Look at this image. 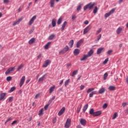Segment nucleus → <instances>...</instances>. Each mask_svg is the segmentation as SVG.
Listing matches in <instances>:
<instances>
[{
  "instance_id": "39448f33",
  "label": "nucleus",
  "mask_w": 128,
  "mask_h": 128,
  "mask_svg": "<svg viewBox=\"0 0 128 128\" xmlns=\"http://www.w3.org/2000/svg\"><path fill=\"white\" fill-rule=\"evenodd\" d=\"M114 10H116V8H112L109 12L106 13L104 16L105 18H108L110 14H112L114 12Z\"/></svg>"
},
{
  "instance_id": "0eeeda50",
  "label": "nucleus",
  "mask_w": 128,
  "mask_h": 128,
  "mask_svg": "<svg viewBox=\"0 0 128 128\" xmlns=\"http://www.w3.org/2000/svg\"><path fill=\"white\" fill-rule=\"evenodd\" d=\"M80 124H82V126H86V119L80 118Z\"/></svg>"
},
{
  "instance_id": "a18cd8bd",
  "label": "nucleus",
  "mask_w": 128,
  "mask_h": 128,
  "mask_svg": "<svg viewBox=\"0 0 128 128\" xmlns=\"http://www.w3.org/2000/svg\"><path fill=\"white\" fill-rule=\"evenodd\" d=\"M96 12H98V6H95L93 10V14H96Z\"/></svg>"
},
{
  "instance_id": "09e8293b",
  "label": "nucleus",
  "mask_w": 128,
  "mask_h": 128,
  "mask_svg": "<svg viewBox=\"0 0 128 128\" xmlns=\"http://www.w3.org/2000/svg\"><path fill=\"white\" fill-rule=\"evenodd\" d=\"M6 80L7 82H10L12 80V76H9L6 78Z\"/></svg>"
},
{
  "instance_id": "864d4df0",
  "label": "nucleus",
  "mask_w": 128,
  "mask_h": 128,
  "mask_svg": "<svg viewBox=\"0 0 128 128\" xmlns=\"http://www.w3.org/2000/svg\"><path fill=\"white\" fill-rule=\"evenodd\" d=\"M108 62V58H107L106 59L104 62H103V64H106Z\"/></svg>"
},
{
  "instance_id": "20e7f679",
  "label": "nucleus",
  "mask_w": 128,
  "mask_h": 128,
  "mask_svg": "<svg viewBox=\"0 0 128 128\" xmlns=\"http://www.w3.org/2000/svg\"><path fill=\"white\" fill-rule=\"evenodd\" d=\"M70 122H72V120L70 118H68L66 120L64 128H68L70 126Z\"/></svg>"
},
{
  "instance_id": "052dcab7",
  "label": "nucleus",
  "mask_w": 128,
  "mask_h": 128,
  "mask_svg": "<svg viewBox=\"0 0 128 128\" xmlns=\"http://www.w3.org/2000/svg\"><path fill=\"white\" fill-rule=\"evenodd\" d=\"M4 4H8L10 2V0H4Z\"/></svg>"
},
{
  "instance_id": "3c124183",
  "label": "nucleus",
  "mask_w": 128,
  "mask_h": 128,
  "mask_svg": "<svg viewBox=\"0 0 128 128\" xmlns=\"http://www.w3.org/2000/svg\"><path fill=\"white\" fill-rule=\"evenodd\" d=\"M101 32H102V28H100L98 30H97L96 32V34H100Z\"/></svg>"
},
{
  "instance_id": "5fc2aeb1",
  "label": "nucleus",
  "mask_w": 128,
  "mask_h": 128,
  "mask_svg": "<svg viewBox=\"0 0 128 128\" xmlns=\"http://www.w3.org/2000/svg\"><path fill=\"white\" fill-rule=\"evenodd\" d=\"M112 50H110L108 51L107 54H112Z\"/></svg>"
},
{
  "instance_id": "ea45409f",
  "label": "nucleus",
  "mask_w": 128,
  "mask_h": 128,
  "mask_svg": "<svg viewBox=\"0 0 128 128\" xmlns=\"http://www.w3.org/2000/svg\"><path fill=\"white\" fill-rule=\"evenodd\" d=\"M80 110H82V105H80V106H79L77 108V110H76L77 114H80Z\"/></svg>"
},
{
  "instance_id": "603ef678",
  "label": "nucleus",
  "mask_w": 128,
  "mask_h": 128,
  "mask_svg": "<svg viewBox=\"0 0 128 128\" xmlns=\"http://www.w3.org/2000/svg\"><path fill=\"white\" fill-rule=\"evenodd\" d=\"M8 98L10 102H12L14 100V97H10Z\"/></svg>"
},
{
  "instance_id": "4468645a",
  "label": "nucleus",
  "mask_w": 128,
  "mask_h": 128,
  "mask_svg": "<svg viewBox=\"0 0 128 128\" xmlns=\"http://www.w3.org/2000/svg\"><path fill=\"white\" fill-rule=\"evenodd\" d=\"M94 50L92 49H91L88 52V54H86L88 56V58H90L94 54Z\"/></svg>"
},
{
  "instance_id": "bf43d9fd",
  "label": "nucleus",
  "mask_w": 128,
  "mask_h": 128,
  "mask_svg": "<svg viewBox=\"0 0 128 128\" xmlns=\"http://www.w3.org/2000/svg\"><path fill=\"white\" fill-rule=\"evenodd\" d=\"M16 122H18V120H15L12 122L11 124L12 126H14V124H16Z\"/></svg>"
},
{
  "instance_id": "f8f14e48",
  "label": "nucleus",
  "mask_w": 128,
  "mask_h": 128,
  "mask_svg": "<svg viewBox=\"0 0 128 128\" xmlns=\"http://www.w3.org/2000/svg\"><path fill=\"white\" fill-rule=\"evenodd\" d=\"M83 42L84 40L80 39V40H79L76 43V48H80V45H82Z\"/></svg>"
},
{
  "instance_id": "1a4fd4ad",
  "label": "nucleus",
  "mask_w": 128,
  "mask_h": 128,
  "mask_svg": "<svg viewBox=\"0 0 128 128\" xmlns=\"http://www.w3.org/2000/svg\"><path fill=\"white\" fill-rule=\"evenodd\" d=\"M36 18V16H34L30 20L28 24L29 26H32V24H34Z\"/></svg>"
},
{
  "instance_id": "9b49d317",
  "label": "nucleus",
  "mask_w": 128,
  "mask_h": 128,
  "mask_svg": "<svg viewBox=\"0 0 128 128\" xmlns=\"http://www.w3.org/2000/svg\"><path fill=\"white\" fill-rule=\"evenodd\" d=\"M65 110H66V108L64 107L62 108L61 110H60V112H58V116H62V114L64 112Z\"/></svg>"
},
{
  "instance_id": "f03ea898",
  "label": "nucleus",
  "mask_w": 128,
  "mask_h": 128,
  "mask_svg": "<svg viewBox=\"0 0 128 128\" xmlns=\"http://www.w3.org/2000/svg\"><path fill=\"white\" fill-rule=\"evenodd\" d=\"M96 3H92V2H90L89 4H87L86 6H84V10L86 11V10L88 8L90 10H92L94 6Z\"/></svg>"
},
{
  "instance_id": "6ab92c4d",
  "label": "nucleus",
  "mask_w": 128,
  "mask_h": 128,
  "mask_svg": "<svg viewBox=\"0 0 128 128\" xmlns=\"http://www.w3.org/2000/svg\"><path fill=\"white\" fill-rule=\"evenodd\" d=\"M104 50V48H100L97 50V54H102V52L103 51V50Z\"/></svg>"
},
{
  "instance_id": "423d86ee",
  "label": "nucleus",
  "mask_w": 128,
  "mask_h": 128,
  "mask_svg": "<svg viewBox=\"0 0 128 128\" xmlns=\"http://www.w3.org/2000/svg\"><path fill=\"white\" fill-rule=\"evenodd\" d=\"M24 80H26V76H22V78L20 79V88H22V85L24 83Z\"/></svg>"
},
{
  "instance_id": "7c9ffc66",
  "label": "nucleus",
  "mask_w": 128,
  "mask_h": 128,
  "mask_svg": "<svg viewBox=\"0 0 128 128\" xmlns=\"http://www.w3.org/2000/svg\"><path fill=\"white\" fill-rule=\"evenodd\" d=\"M46 76V74L43 75L42 77H40L38 79V82H44V77Z\"/></svg>"
},
{
  "instance_id": "c03bdc74",
  "label": "nucleus",
  "mask_w": 128,
  "mask_h": 128,
  "mask_svg": "<svg viewBox=\"0 0 128 128\" xmlns=\"http://www.w3.org/2000/svg\"><path fill=\"white\" fill-rule=\"evenodd\" d=\"M76 74H78V70H74V71L72 72V76H76Z\"/></svg>"
},
{
  "instance_id": "ddd939ff",
  "label": "nucleus",
  "mask_w": 128,
  "mask_h": 128,
  "mask_svg": "<svg viewBox=\"0 0 128 128\" xmlns=\"http://www.w3.org/2000/svg\"><path fill=\"white\" fill-rule=\"evenodd\" d=\"M14 68H9L5 72L6 74H8L11 72H14Z\"/></svg>"
},
{
  "instance_id": "412c9836",
  "label": "nucleus",
  "mask_w": 128,
  "mask_h": 128,
  "mask_svg": "<svg viewBox=\"0 0 128 128\" xmlns=\"http://www.w3.org/2000/svg\"><path fill=\"white\" fill-rule=\"evenodd\" d=\"M88 57L86 54H84L83 57L80 58V60H81V62H82V60H88Z\"/></svg>"
},
{
  "instance_id": "bb28decb",
  "label": "nucleus",
  "mask_w": 128,
  "mask_h": 128,
  "mask_svg": "<svg viewBox=\"0 0 128 128\" xmlns=\"http://www.w3.org/2000/svg\"><path fill=\"white\" fill-rule=\"evenodd\" d=\"M56 19L52 20V26L53 28H54V26H56Z\"/></svg>"
},
{
  "instance_id": "6e6d98bb",
  "label": "nucleus",
  "mask_w": 128,
  "mask_h": 128,
  "mask_svg": "<svg viewBox=\"0 0 128 128\" xmlns=\"http://www.w3.org/2000/svg\"><path fill=\"white\" fill-rule=\"evenodd\" d=\"M19 24L18 22V21H16L13 23L12 26H16V24Z\"/></svg>"
},
{
  "instance_id": "de8ad7c7",
  "label": "nucleus",
  "mask_w": 128,
  "mask_h": 128,
  "mask_svg": "<svg viewBox=\"0 0 128 128\" xmlns=\"http://www.w3.org/2000/svg\"><path fill=\"white\" fill-rule=\"evenodd\" d=\"M118 116V113L116 112L113 115L112 120H114L115 118H116V117Z\"/></svg>"
},
{
  "instance_id": "e2e57ef3",
  "label": "nucleus",
  "mask_w": 128,
  "mask_h": 128,
  "mask_svg": "<svg viewBox=\"0 0 128 128\" xmlns=\"http://www.w3.org/2000/svg\"><path fill=\"white\" fill-rule=\"evenodd\" d=\"M66 68H68V66H72V64L71 63H68L66 64Z\"/></svg>"
},
{
  "instance_id": "a878e982",
  "label": "nucleus",
  "mask_w": 128,
  "mask_h": 128,
  "mask_svg": "<svg viewBox=\"0 0 128 128\" xmlns=\"http://www.w3.org/2000/svg\"><path fill=\"white\" fill-rule=\"evenodd\" d=\"M88 104H86L84 107L82 112H86V110H88Z\"/></svg>"
},
{
  "instance_id": "b1692460",
  "label": "nucleus",
  "mask_w": 128,
  "mask_h": 128,
  "mask_svg": "<svg viewBox=\"0 0 128 128\" xmlns=\"http://www.w3.org/2000/svg\"><path fill=\"white\" fill-rule=\"evenodd\" d=\"M74 56H78V54H80V50L79 49H75L74 51Z\"/></svg>"
},
{
  "instance_id": "338daca9",
  "label": "nucleus",
  "mask_w": 128,
  "mask_h": 128,
  "mask_svg": "<svg viewBox=\"0 0 128 128\" xmlns=\"http://www.w3.org/2000/svg\"><path fill=\"white\" fill-rule=\"evenodd\" d=\"M126 104H128L126 102H124V103H122V106H124H124H126Z\"/></svg>"
},
{
  "instance_id": "49530a36",
  "label": "nucleus",
  "mask_w": 128,
  "mask_h": 128,
  "mask_svg": "<svg viewBox=\"0 0 128 128\" xmlns=\"http://www.w3.org/2000/svg\"><path fill=\"white\" fill-rule=\"evenodd\" d=\"M22 68H24V66H22V64H20L18 68V72H20V70H22Z\"/></svg>"
},
{
  "instance_id": "c756f323",
  "label": "nucleus",
  "mask_w": 128,
  "mask_h": 128,
  "mask_svg": "<svg viewBox=\"0 0 128 128\" xmlns=\"http://www.w3.org/2000/svg\"><path fill=\"white\" fill-rule=\"evenodd\" d=\"M82 6H84V4H80L76 8L77 12H80L82 10Z\"/></svg>"
},
{
  "instance_id": "f257e3e1",
  "label": "nucleus",
  "mask_w": 128,
  "mask_h": 128,
  "mask_svg": "<svg viewBox=\"0 0 128 128\" xmlns=\"http://www.w3.org/2000/svg\"><path fill=\"white\" fill-rule=\"evenodd\" d=\"M94 90V88H90L87 90V93L90 94L89 98H92L94 94H98V91H93Z\"/></svg>"
},
{
  "instance_id": "473e14b6",
  "label": "nucleus",
  "mask_w": 128,
  "mask_h": 128,
  "mask_svg": "<svg viewBox=\"0 0 128 128\" xmlns=\"http://www.w3.org/2000/svg\"><path fill=\"white\" fill-rule=\"evenodd\" d=\"M54 38H56V35L52 34L49 36L48 39L50 40H54Z\"/></svg>"
},
{
  "instance_id": "2eb2a0df",
  "label": "nucleus",
  "mask_w": 128,
  "mask_h": 128,
  "mask_svg": "<svg viewBox=\"0 0 128 128\" xmlns=\"http://www.w3.org/2000/svg\"><path fill=\"white\" fill-rule=\"evenodd\" d=\"M95 112H94V110L93 108L90 109V110L89 111L90 114V116H94Z\"/></svg>"
},
{
  "instance_id": "e433bc0d",
  "label": "nucleus",
  "mask_w": 128,
  "mask_h": 128,
  "mask_svg": "<svg viewBox=\"0 0 128 128\" xmlns=\"http://www.w3.org/2000/svg\"><path fill=\"white\" fill-rule=\"evenodd\" d=\"M50 7L54 8V0H50Z\"/></svg>"
},
{
  "instance_id": "7ed1b4c3",
  "label": "nucleus",
  "mask_w": 128,
  "mask_h": 128,
  "mask_svg": "<svg viewBox=\"0 0 128 128\" xmlns=\"http://www.w3.org/2000/svg\"><path fill=\"white\" fill-rule=\"evenodd\" d=\"M70 48H68V46H66L63 49L59 52V54H66V52Z\"/></svg>"
},
{
  "instance_id": "f704fd0d",
  "label": "nucleus",
  "mask_w": 128,
  "mask_h": 128,
  "mask_svg": "<svg viewBox=\"0 0 128 128\" xmlns=\"http://www.w3.org/2000/svg\"><path fill=\"white\" fill-rule=\"evenodd\" d=\"M70 80L68 79L67 80H66L64 82V86H68V84H70Z\"/></svg>"
},
{
  "instance_id": "774afa93",
  "label": "nucleus",
  "mask_w": 128,
  "mask_h": 128,
  "mask_svg": "<svg viewBox=\"0 0 128 128\" xmlns=\"http://www.w3.org/2000/svg\"><path fill=\"white\" fill-rule=\"evenodd\" d=\"M84 24H88V21L86 20L84 22Z\"/></svg>"
},
{
  "instance_id": "4be33fe9",
  "label": "nucleus",
  "mask_w": 128,
  "mask_h": 128,
  "mask_svg": "<svg viewBox=\"0 0 128 128\" xmlns=\"http://www.w3.org/2000/svg\"><path fill=\"white\" fill-rule=\"evenodd\" d=\"M36 40V38H32L29 41H28V44H32L34 42V41Z\"/></svg>"
},
{
  "instance_id": "13d9d810",
  "label": "nucleus",
  "mask_w": 128,
  "mask_h": 128,
  "mask_svg": "<svg viewBox=\"0 0 128 128\" xmlns=\"http://www.w3.org/2000/svg\"><path fill=\"white\" fill-rule=\"evenodd\" d=\"M84 85H81V86H80V90H84Z\"/></svg>"
},
{
  "instance_id": "37998d69",
  "label": "nucleus",
  "mask_w": 128,
  "mask_h": 128,
  "mask_svg": "<svg viewBox=\"0 0 128 128\" xmlns=\"http://www.w3.org/2000/svg\"><path fill=\"white\" fill-rule=\"evenodd\" d=\"M50 103H49V102H48V104H46L44 106V108L46 110H48V106H50Z\"/></svg>"
},
{
  "instance_id": "2f4dec72",
  "label": "nucleus",
  "mask_w": 128,
  "mask_h": 128,
  "mask_svg": "<svg viewBox=\"0 0 128 128\" xmlns=\"http://www.w3.org/2000/svg\"><path fill=\"white\" fill-rule=\"evenodd\" d=\"M108 90H116V86H110L108 88Z\"/></svg>"
},
{
  "instance_id": "0e129e2a",
  "label": "nucleus",
  "mask_w": 128,
  "mask_h": 128,
  "mask_svg": "<svg viewBox=\"0 0 128 128\" xmlns=\"http://www.w3.org/2000/svg\"><path fill=\"white\" fill-rule=\"evenodd\" d=\"M56 118H53V124H56Z\"/></svg>"
},
{
  "instance_id": "72a5a7b5",
  "label": "nucleus",
  "mask_w": 128,
  "mask_h": 128,
  "mask_svg": "<svg viewBox=\"0 0 128 128\" xmlns=\"http://www.w3.org/2000/svg\"><path fill=\"white\" fill-rule=\"evenodd\" d=\"M62 18L60 17L58 20L57 24L60 25V24H62Z\"/></svg>"
},
{
  "instance_id": "dca6fc26",
  "label": "nucleus",
  "mask_w": 128,
  "mask_h": 128,
  "mask_svg": "<svg viewBox=\"0 0 128 128\" xmlns=\"http://www.w3.org/2000/svg\"><path fill=\"white\" fill-rule=\"evenodd\" d=\"M68 24V22L66 21L64 22L62 24V26L61 27V30L62 32H64V28H66V26Z\"/></svg>"
},
{
  "instance_id": "79ce46f5",
  "label": "nucleus",
  "mask_w": 128,
  "mask_h": 128,
  "mask_svg": "<svg viewBox=\"0 0 128 128\" xmlns=\"http://www.w3.org/2000/svg\"><path fill=\"white\" fill-rule=\"evenodd\" d=\"M54 98H56V96H54L53 97H52V98L50 100H49L48 102L50 104V103L52 102Z\"/></svg>"
},
{
  "instance_id": "6e6552de",
  "label": "nucleus",
  "mask_w": 128,
  "mask_h": 128,
  "mask_svg": "<svg viewBox=\"0 0 128 128\" xmlns=\"http://www.w3.org/2000/svg\"><path fill=\"white\" fill-rule=\"evenodd\" d=\"M50 62H52V61H50V60H46L44 62V64H43L44 68H47L48 66L50 64Z\"/></svg>"
},
{
  "instance_id": "f3484780",
  "label": "nucleus",
  "mask_w": 128,
  "mask_h": 128,
  "mask_svg": "<svg viewBox=\"0 0 128 128\" xmlns=\"http://www.w3.org/2000/svg\"><path fill=\"white\" fill-rule=\"evenodd\" d=\"M6 96V93L4 92V93H1L0 94V100H2L4 98V96Z\"/></svg>"
},
{
  "instance_id": "58836bf2",
  "label": "nucleus",
  "mask_w": 128,
  "mask_h": 128,
  "mask_svg": "<svg viewBox=\"0 0 128 128\" xmlns=\"http://www.w3.org/2000/svg\"><path fill=\"white\" fill-rule=\"evenodd\" d=\"M102 38V34H100L97 37V39H96L95 40V42H98V40H100V38Z\"/></svg>"
},
{
  "instance_id": "cd10ccee",
  "label": "nucleus",
  "mask_w": 128,
  "mask_h": 128,
  "mask_svg": "<svg viewBox=\"0 0 128 128\" xmlns=\"http://www.w3.org/2000/svg\"><path fill=\"white\" fill-rule=\"evenodd\" d=\"M122 28L120 27H119L116 31V32L118 34H120V32H122Z\"/></svg>"
},
{
  "instance_id": "4c0bfd02",
  "label": "nucleus",
  "mask_w": 128,
  "mask_h": 128,
  "mask_svg": "<svg viewBox=\"0 0 128 128\" xmlns=\"http://www.w3.org/2000/svg\"><path fill=\"white\" fill-rule=\"evenodd\" d=\"M14 90H16V87L13 86L10 88V89L8 91V92H12Z\"/></svg>"
},
{
  "instance_id": "393cba45",
  "label": "nucleus",
  "mask_w": 128,
  "mask_h": 128,
  "mask_svg": "<svg viewBox=\"0 0 128 128\" xmlns=\"http://www.w3.org/2000/svg\"><path fill=\"white\" fill-rule=\"evenodd\" d=\"M74 40H70L68 43V46H70V48H72V46H74Z\"/></svg>"
},
{
  "instance_id": "5701e85b",
  "label": "nucleus",
  "mask_w": 128,
  "mask_h": 128,
  "mask_svg": "<svg viewBox=\"0 0 128 128\" xmlns=\"http://www.w3.org/2000/svg\"><path fill=\"white\" fill-rule=\"evenodd\" d=\"M54 88H56V86H51L49 89L50 94H52V92L54 90Z\"/></svg>"
},
{
  "instance_id": "a19ab883",
  "label": "nucleus",
  "mask_w": 128,
  "mask_h": 128,
  "mask_svg": "<svg viewBox=\"0 0 128 128\" xmlns=\"http://www.w3.org/2000/svg\"><path fill=\"white\" fill-rule=\"evenodd\" d=\"M108 72H106L104 75V80H106V78H108Z\"/></svg>"
},
{
  "instance_id": "9d476101",
  "label": "nucleus",
  "mask_w": 128,
  "mask_h": 128,
  "mask_svg": "<svg viewBox=\"0 0 128 128\" xmlns=\"http://www.w3.org/2000/svg\"><path fill=\"white\" fill-rule=\"evenodd\" d=\"M90 26H88L84 30L83 34H88V32H90Z\"/></svg>"
},
{
  "instance_id": "c85d7f7f",
  "label": "nucleus",
  "mask_w": 128,
  "mask_h": 128,
  "mask_svg": "<svg viewBox=\"0 0 128 128\" xmlns=\"http://www.w3.org/2000/svg\"><path fill=\"white\" fill-rule=\"evenodd\" d=\"M52 44V42H48L45 46L44 48L45 50H48V48L50 47V45Z\"/></svg>"
},
{
  "instance_id": "4d7b16f0",
  "label": "nucleus",
  "mask_w": 128,
  "mask_h": 128,
  "mask_svg": "<svg viewBox=\"0 0 128 128\" xmlns=\"http://www.w3.org/2000/svg\"><path fill=\"white\" fill-rule=\"evenodd\" d=\"M76 18V15H73L72 18V20H74V19Z\"/></svg>"
},
{
  "instance_id": "c9c22d12",
  "label": "nucleus",
  "mask_w": 128,
  "mask_h": 128,
  "mask_svg": "<svg viewBox=\"0 0 128 128\" xmlns=\"http://www.w3.org/2000/svg\"><path fill=\"white\" fill-rule=\"evenodd\" d=\"M38 116H42V114H44V108H42L40 111H39V113H38Z\"/></svg>"
},
{
  "instance_id": "aec40b11",
  "label": "nucleus",
  "mask_w": 128,
  "mask_h": 128,
  "mask_svg": "<svg viewBox=\"0 0 128 128\" xmlns=\"http://www.w3.org/2000/svg\"><path fill=\"white\" fill-rule=\"evenodd\" d=\"M104 92H106V88H102L100 89L98 91V94H104Z\"/></svg>"
},
{
  "instance_id": "a211bd4d",
  "label": "nucleus",
  "mask_w": 128,
  "mask_h": 128,
  "mask_svg": "<svg viewBox=\"0 0 128 128\" xmlns=\"http://www.w3.org/2000/svg\"><path fill=\"white\" fill-rule=\"evenodd\" d=\"M100 114H102L101 110L95 112V114H94V117L100 116Z\"/></svg>"
},
{
  "instance_id": "69168bd1",
  "label": "nucleus",
  "mask_w": 128,
  "mask_h": 128,
  "mask_svg": "<svg viewBox=\"0 0 128 128\" xmlns=\"http://www.w3.org/2000/svg\"><path fill=\"white\" fill-rule=\"evenodd\" d=\"M22 18H19V19L17 20V22L20 24V22L22 21Z\"/></svg>"
},
{
  "instance_id": "8fccbe9b",
  "label": "nucleus",
  "mask_w": 128,
  "mask_h": 128,
  "mask_svg": "<svg viewBox=\"0 0 128 128\" xmlns=\"http://www.w3.org/2000/svg\"><path fill=\"white\" fill-rule=\"evenodd\" d=\"M103 108L106 109L108 108V104L105 103L102 106Z\"/></svg>"
},
{
  "instance_id": "680f3d73",
  "label": "nucleus",
  "mask_w": 128,
  "mask_h": 128,
  "mask_svg": "<svg viewBox=\"0 0 128 128\" xmlns=\"http://www.w3.org/2000/svg\"><path fill=\"white\" fill-rule=\"evenodd\" d=\"M40 94V93L36 94V96H35V98H39Z\"/></svg>"
}]
</instances>
